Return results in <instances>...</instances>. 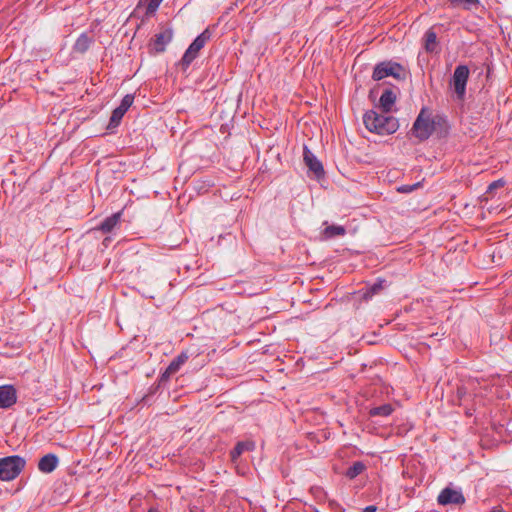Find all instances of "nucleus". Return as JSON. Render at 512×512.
Instances as JSON below:
<instances>
[{
  "instance_id": "nucleus-1",
  "label": "nucleus",
  "mask_w": 512,
  "mask_h": 512,
  "mask_svg": "<svg viewBox=\"0 0 512 512\" xmlns=\"http://www.w3.org/2000/svg\"><path fill=\"white\" fill-rule=\"evenodd\" d=\"M363 123L370 131L379 135H389L399 128L398 119L389 115H382L374 110L367 111L363 116Z\"/></svg>"
},
{
  "instance_id": "nucleus-2",
  "label": "nucleus",
  "mask_w": 512,
  "mask_h": 512,
  "mask_svg": "<svg viewBox=\"0 0 512 512\" xmlns=\"http://www.w3.org/2000/svg\"><path fill=\"white\" fill-rule=\"evenodd\" d=\"M433 118L432 111L427 107H422L411 128L412 136L420 142L428 140L435 128L433 126Z\"/></svg>"
},
{
  "instance_id": "nucleus-3",
  "label": "nucleus",
  "mask_w": 512,
  "mask_h": 512,
  "mask_svg": "<svg viewBox=\"0 0 512 512\" xmlns=\"http://www.w3.org/2000/svg\"><path fill=\"white\" fill-rule=\"evenodd\" d=\"M26 461L23 457L12 455L0 458V479L11 481L24 469Z\"/></svg>"
},
{
  "instance_id": "nucleus-4",
  "label": "nucleus",
  "mask_w": 512,
  "mask_h": 512,
  "mask_svg": "<svg viewBox=\"0 0 512 512\" xmlns=\"http://www.w3.org/2000/svg\"><path fill=\"white\" fill-rule=\"evenodd\" d=\"M470 70L467 65H458L452 75L450 85L453 87L458 100H464L466 94V85Z\"/></svg>"
},
{
  "instance_id": "nucleus-5",
  "label": "nucleus",
  "mask_w": 512,
  "mask_h": 512,
  "mask_svg": "<svg viewBox=\"0 0 512 512\" xmlns=\"http://www.w3.org/2000/svg\"><path fill=\"white\" fill-rule=\"evenodd\" d=\"M400 70H402V66L399 63H393L390 61L381 62L375 66L372 78L375 81L382 80L388 76H392L395 79H400Z\"/></svg>"
},
{
  "instance_id": "nucleus-6",
  "label": "nucleus",
  "mask_w": 512,
  "mask_h": 512,
  "mask_svg": "<svg viewBox=\"0 0 512 512\" xmlns=\"http://www.w3.org/2000/svg\"><path fill=\"white\" fill-rule=\"evenodd\" d=\"M173 30L169 27L163 28L159 33L155 34L151 39L150 48L154 53H162L166 50V46L172 41Z\"/></svg>"
},
{
  "instance_id": "nucleus-7",
  "label": "nucleus",
  "mask_w": 512,
  "mask_h": 512,
  "mask_svg": "<svg viewBox=\"0 0 512 512\" xmlns=\"http://www.w3.org/2000/svg\"><path fill=\"white\" fill-rule=\"evenodd\" d=\"M303 160L309 171H311L317 179L324 176L325 171L321 161L318 160L315 154L306 145L303 147Z\"/></svg>"
},
{
  "instance_id": "nucleus-8",
  "label": "nucleus",
  "mask_w": 512,
  "mask_h": 512,
  "mask_svg": "<svg viewBox=\"0 0 512 512\" xmlns=\"http://www.w3.org/2000/svg\"><path fill=\"white\" fill-rule=\"evenodd\" d=\"M437 501L440 505H461L465 503V497L461 490L446 487L439 493Z\"/></svg>"
},
{
  "instance_id": "nucleus-9",
  "label": "nucleus",
  "mask_w": 512,
  "mask_h": 512,
  "mask_svg": "<svg viewBox=\"0 0 512 512\" xmlns=\"http://www.w3.org/2000/svg\"><path fill=\"white\" fill-rule=\"evenodd\" d=\"M17 401L16 389L12 385L0 386V408L7 409Z\"/></svg>"
},
{
  "instance_id": "nucleus-10",
  "label": "nucleus",
  "mask_w": 512,
  "mask_h": 512,
  "mask_svg": "<svg viewBox=\"0 0 512 512\" xmlns=\"http://www.w3.org/2000/svg\"><path fill=\"white\" fill-rule=\"evenodd\" d=\"M433 133L437 135L438 138H446L450 132V124L447 117L443 114H436L433 118Z\"/></svg>"
},
{
  "instance_id": "nucleus-11",
  "label": "nucleus",
  "mask_w": 512,
  "mask_h": 512,
  "mask_svg": "<svg viewBox=\"0 0 512 512\" xmlns=\"http://www.w3.org/2000/svg\"><path fill=\"white\" fill-rule=\"evenodd\" d=\"M58 463V457L53 453H49L40 458L38 469L43 473H51L56 469Z\"/></svg>"
},
{
  "instance_id": "nucleus-12",
  "label": "nucleus",
  "mask_w": 512,
  "mask_h": 512,
  "mask_svg": "<svg viewBox=\"0 0 512 512\" xmlns=\"http://www.w3.org/2000/svg\"><path fill=\"white\" fill-rule=\"evenodd\" d=\"M94 39L89 33L83 32L76 39L73 45V51L75 53L84 54L92 45Z\"/></svg>"
},
{
  "instance_id": "nucleus-13",
  "label": "nucleus",
  "mask_w": 512,
  "mask_h": 512,
  "mask_svg": "<svg viewBox=\"0 0 512 512\" xmlns=\"http://www.w3.org/2000/svg\"><path fill=\"white\" fill-rule=\"evenodd\" d=\"M396 101V95L395 93L390 90L386 89L382 95L380 96L379 103L382 111L384 113H389L392 110V106Z\"/></svg>"
},
{
  "instance_id": "nucleus-14",
  "label": "nucleus",
  "mask_w": 512,
  "mask_h": 512,
  "mask_svg": "<svg viewBox=\"0 0 512 512\" xmlns=\"http://www.w3.org/2000/svg\"><path fill=\"white\" fill-rule=\"evenodd\" d=\"M121 216H122L121 211L112 214L111 216L105 218L100 223V225L98 226L97 229L104 233L111 232L116 227V225L119 223Z\"/></svg>"
},
{
  "instance_id": "nucleus-15",
  "label": "nucleus",
  "mask_w": 512,
  "mask_h": 512,
  "mask_svg": "<svg viewBox=\"0 0 512 512\" xmlns=\"http://www.w3.org/2000/svg\"><path fill=\"white\" fill-rule=\"evenodd\" d=\"M212 33L209 28H206L202 33H200L193 42L189 45L191 51L199 53V51L206 45V43L211 39Z\"/></svg>"
},
{
  "instance_id": "nucleus-16",
  "label": "nucleus",
  "mask_w": 512,
  "mask_h": 512,
  "mask_svg": "<svg viewBox=\"0 0 512 512\" xmlns=\"http://www.w3.org/2000/svg\"><path fill=\"white\" fill-rule=\"evenodd\" d=\"M255 448V443L252 441H240L238 442L233 450L230 452L231 459L236 461L243 452L252 451Z\"/></svg>"
},
{
  "instance_id": "nucleus-17",
  "label": "nucleus",
  "mask_w": 512,
  "mask_h": 512,
  "mask_svg": "<svg viewBox=\"0 0 512 512\" xmlns=\"http://www.w3.org/2000/svg\"><path fill=\"white\" fill-rule=\"evenodd\" d=\"M450 7L471 11L480 6V0H448Z\"/></svg>"
},
{
  "instance_id": "nucleus-18",
  "label": "nucleus",
  "mask_w": 512,
  "mask_h": 512,
  "mask_svg": "<svg viewBox=\"0 0 512 512\" xmlns=\"http://www.w3.org/2000/svg\"><path fill=\"white\" fill-rule=\"evenodd\" d=\"M346 230L341 225H329L322 231V238L325 240L335 238L337 236H344Z\"/></svg>"
},
{
  "instance_id": "nucleus-19",
  "label": "nucleus",
  "mask_w": 512,
  "mask_h": 512,
  "mask_svg": "<svg viewBox=\"0 0 512 512\" xmlns=\"http://www.w3.org/2000/svg\"><path fill=\"white\" fill-rule=\"evenodd\" d=\"M387 287V281L383 278H378L373 284L367 287V290L364 293V297L371 298L372 296L378 294L381 290Z\"/></svg>"
},
{
  "instance_id": "nucleus-20",
  "label": "nucleus",
  "mask_w": 512,
  "mask_h": 512,
  "mask_svg": "<svg viewBox=\"0 0 512 512\" xmlns=\"http://www.w3.org/2000/svg\"><path fill=\"white\" fill-rule=\"evenodd\" d=\"M394 408L391 404L386 403L377 407H373L369 410L370 417H388L392 414Z\"/></svg>"
},
{
  "instance_id": "nucleus-21",
  "label": "nucleus",
  "mask_w": 512,
  "mask_h": 512,
  "mask_svg": "<svg viewBox=\"0 0 512 512\" xmlns=\"http://www.w3.org/2000/svg\"><path fill=\"white\" fill-rule=\"evenodd\" d=\"M197 56L198 53L191 51V48L188 47L177 65L181 68L182 71L185 72L191 63L197 58Z\"/></svg>"
},
{
  "instance_id": "nucleus-22",
  "label": "nucleus",
  "mask_w": 512,
  "mask_h": 512,
  "mask_svg": "<svg viewBox=\"0 0 512 512\" xmlns=\"http://www.w3.org/2000/svg\"><path fill=\"white\" fill-rule=\"evenodd\" d=\"M189 359V355L187 352H181L177 357H175L170 364L168 365V373H176L179 371L180 367Z\"/></svg>"
},
{
  "instance_id": "nucleus-23",
  "label": "nucleus",
  "mask_w": 512,
  "mask_h": 512,
  "mask_svg": "<svg viewBox=\"0 0 512 512\" xmlns=\"http://www.w3.org/2000/svg\"><path fill=\"white\" fill-rule=\"evenodd\" d=\"M425 45L424 48L427 52H434L437 43V34L433 29H428L425 33Z\"/></svg>"
},
{
  "instance_id": "nucleus-24",
  "label": "nucleus",
  "mask_w": 512,
  "mask_h": 512,
  "mask_svg": "<svg viewBox=\"0 0 512 512\" xmlns=\"http://www.w3.org/2000/svg\"><path fill=\"white\" fill-rule=\"evenodd\" d=\"M365 468L366 466L362 461H356L347 469L345 475L349 479H354L360 475L365 470Z\"/></svg>"
},
{
  "instance_id": "nucleus-25",
  "label": "nucleus",
  "mask_w": 512,
  "mask_h": 512,
  "mask_svg": "<svg viewBox=\"0 0 512 512\" xmlns=\"http://www.w3.org/2000/svg\"><path fill=\"white\" fill-rule=\"evenodd\" d=\"M124 115H125V112L122 110V108L116 107L112 111L107 128L113 129V128H116L117 126H119Z\"/></svg>"
},
{
  "instance_id": "nucleus-26",
  "label": "nucleus",
  "mask_w": 512,
  "mask_h": 512,
  "mask_svg": "<svg viewBox=\"0 0 512 512\" xmlns=\"http://www.w3.org/2000/svg\"><path fill=\"white\" fill-rule=\"evenodd\" d=\"M133 101H134V96L132 94H126L122 98L121 103L118 107L122 108V110L126 113L128 111V109L132 106Z\"/></svg>"
},
{
  "instance_id": "nucleus-27",
  "label": "nucleus",
  "mask_w": 512,
  "mask_h": 512,
  "mask_svg": "<svg viewBox=\"0 0 512 512\" xmlns=\"http://www.w3.org/2000/svg\"><path fill=\"white\" fill-rule=\"evenodd\" d=\"M162 1L163 0H148L146 14L149 15L155 13Z\"/></svg>"
},
{
  "instance_id": "nucleus-28",
  "label": "nucleus",
  "mask_w": 512,
  "mask_h": 512,
  "mask_svg": "<svg viewBox=\"0 0 512 512\" xmlns=\"http://www.w3.org/2000/svg\"><path fill=\"white\" fill-rule=\"evenodd\" d=\"M419 186H420V183H416L413 185H402L398 188V191L400 193H410V192L414 191L416 188H418Z\"/></svg>"
},
{
  "instance_id": "nucleus-29",
  "label": "nucleus",
  "mask_w": 512,
  "mask_h": 512,
  "mask_svg": "<svg viewBox=\"0 0 512 512\" xmlns=\"http://www.w3.org/2000/svg\"><path fill=\"white\" fill-rule=\"evenodd\" d=\"M503 185H504V181L503 180L493 181L491 184H489L487 192H492L493 190H495V189H497L499 187H502Z\"/></svg>"
},
{
  "instance_id": "nucleus-30",
  "label": "nucleus",
  "mask_w": 512,
  "mask_h": 512,
  "mask_svg": "<svg viewBox=\"0 0 512 512\" xmlns=\"http://www.w3.org/2000/svg\"><path fill=\"white\" fill-rule=\"evenodd\" d=\"M174 373H168V367L165 369V371L160 376V382L167 381L171 375Z\"/></svg>"
},
{
  "instance_id": "nucleus-31",
  "label": "nucleus",
  "mask_w": 512,
  "mask_h": 512,
  "mask_svg": "<svg viewBox=\"0 0 512 512\" xmlns=\"http://www.w3.org/2000/svg\"><path fill=\"white\" fill-rule=\"evenodd\" d=\"M110 240H111V239H110V237H106V238L103 240V245L107 247V246H108V243L110 242Z\"/></svg>"
},
{
  "instance_id": "nucleus-32",
  "label": "nucleus",
  "mask_w": 512,
  "mask_h": 512,
  "mask_svg": "<svg viewBox=\"0 0 512 512\" xmlns=\"http://www.w3.org/2000/svg\"><path fill=\"white\" fill-rule=\"evenodd\" d=\"M148 512H158V510L156 508L151 507L149 508Z\"/></svg>"
},
{
  "instance_id": "nucleus-33",
  "label": "nucleus",
  "mask_w": 512,
  "mask_h": 512,
  "mask_svg": "<svg viewBox=\"0 0 512 512\" xmlns=\"http://www.w3.org/2000/svg\"><path fill=\"white\" fill-rule=\"evenodd\" d=\"M147 398H148V396L146 395V396H144V397H143V399H142V400H143L144 402H146V401H147Z\"/></svg>"
},
{
  "instance_id": "nucleus-34",
  "label": "nucleus",
  "mask_w": 512,
  "mask_h": 512,
  "mask_svg": "<svg viewBox=\"0 0 512 512\" xmlns=\"http://www.w3.org/2000/svg\"><path fill=\"white\" fill-rule=\"evenodd\" d=\"M492 512H503L502 510H493Z\"/></svg>"
}]
</instances>
